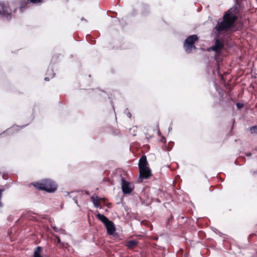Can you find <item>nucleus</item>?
Returning <instances> with one entry per match:
<instances>
[{"instance_id": "ddd939ff", "label": "nucleus", "mask_w": 257, "mask_h": 257, "mask_svg": "<svg viewBox=\"0 0 257 257\" xmlns=\"http://www.w3.org/2000/svg\"><path fill=\"white\" fill-rule=\"evenodd\" d=\"M42 250V247L41 246H38L34 253V257H43L41 255V251Z\"/></svg>"}, {"instance_id": "f8f14e48", "label": "nucleus", "mask_w": 257, "mask_h": 257, "mask_svg": "<svg viewBox=\"0 0 257 257\" xmlns=\"http://www.w3.org/2000/svg\"><path fill=\"white\" fill-rule=\"evenodd\" d=\"M139 244V241L136 240H130L125 242V246L130 249H133Z\"/></svg>"}, {"instance_id": "4468645a", "label": "nucleus", "mask_w": 257, "mask_h": 257, "mask_svg": "<svg viewBox=\"0 0 257 257\" xmlns=\"http://www.w3.org/2000/svg\"><path fill=\"white\" fill-rule=\"evenodd\" d=\"M249 131L252 134L257 135V125L251 126L249 128Z\"/></svg>"}, {"instance_id": "7ed1b4c3", "label": "nucleus", "mask_w": 257, "mask_h": 257, "mask_svg": "<svg viewBox=\"0 0 257 257\" xmlns=\"http://www.w3.org/2000/svg\"><path fill=\"white\" fill-rule=\"evenodd\" d=\"M32 184L36 188L48 192H53L57 188L56 183L50 179H45L41 182L33 183Z\"/></svg>"}, {"instance_id": "dca6fc26", "label": "nucleus", "mask_w": 257, "mask_h": 257, "mask_svg": "<svg viewBox=\"0 0 257 257\" xmlns=\"http://www.w3.org/2000/svg\"><path fill=\"white\" fill-rule=\"evenodd\" d=\"M236 105L238 109H240L243 107V104L239 102L237 103Z\"/></svg>"}, {"instance_id": "2eb2a0df", "label": "nucleus", "mask_w": 257, "mask_h": 257, "mask_svg": "<svg viewBox=\"0 0 257 257\" xmlns=\"http://www.w3.org/2000/svg\"><path fill=\"white\" fill-rule=\"evenodd\" d=\"M32 4H39L43 2L44 0H29Z\"/></svg>"}, {"instance_id": "0eeeda50", "label": "nucleus", "mask_w": 257, "mask_h": 257, "mask_svg": "<svg viewBox=\"0 0 257 257\" xmlns=\"http://www.w3.org/2000/svg\"><path fill=\"white\" fill-rule=\"evenodd\" d=\"M139 179L142 180L149 179L152 175L151 170L149 167L139 169Z\"/></svg>"}, {"instance_id": "423d86ee", "label": "nucleus", "mask_w": 257, "mask_h": 257, "mask_svg": "<svg viewBox=\"0 0 257 257\" xmlns=\"http://www.w3.org/2000/svg\"><path fill=\"white\" fill-rule=\"evenodd\" d=\"M121 186L122 192L124 194H130L134 188V185L125 180L123 177L121 178Z\"/></svg>"}, {"instance_id": "9d476101", "label": "nucleus", "mask_w": 257, "mask_h": 257, "mask_svg": "<svg viewBox=\"0 0 257 257\" xmlns=\"http://www.w3.org/2000/svg\"><path fill=\"white\" fill-rule=\"evenodd\" d=\"M149 164L147 161V157L145 155L142 156L139 160V169L148 167Z\"/></svg>"}, {"instance_id": "4be33fe9", "label": "nucleus", "mask_w": 257, "mask_h": 257, "mask_svg": "<svg viewBox=\"0 0 257 257\" xmlns=\"http://www.w3.org/2000/svg\"><path fill=\"white\" fill-rule=\"evenodd\" d=\"M239 0H237V1H238Z\"/></svg>"}, {"instance_id": "20e7f679", "label": "nucleus", "mask_w": 257, "mask_h": 257, "mask_svg": "<svg viewBox=\"0 0 257 257\" xmlns=\"http://www.w3.org/2000/svg\"><path fill=\"white\" fill-rule=\"evenodd\" d=\"M198 40V37L196 35H192L188 36L185 40L183 44V48L187 53H191L193 50L196 49L195 43Z\"/></svg>"}, {"instance_id": "39448f33", "label": "nucleus", "mask_w": 257, "mask_h": 257, "mask_svg": "<svg viewBox=\"0 0 257 257\" xmlns=\"http://www.w3.org/2000/svg\"><path fill=\"white\" fill-rule=\"evenodd\" d=\"M97 219L100 220L105 225L107 229V233L109 235H112L115 231L114 223L109 220L105 216L100 213L96 215Z\"/></svg>"}, {"instance_id": "f257e3e1", "label": "nucleus", "mask_w": 257, "mask_h": 257, "mask_svg": "<svg viewBox=\"0 0 257 257\" xmlns=\"http://www.w3.org/2000/svg\"><path fill=\"white\" fill-rule=\"evenodd\" d=\"M235 11L236 9L231 8L226 12L222 17V21L221 22H218L214 28V30L220 33L233 28L237 19Z\"/></svg>"}, {"instance_id": "412c9836", "label": "nucleus", "mask_w": 257, "mask_h": 257, "mask_svg": "<svg viewBox=\"0 0 257 257\" xmlns=\"http://www.w3.org/2000/svg\"><path fill=\"white\" fill-rule=\"evenodd\" d=\"M45 80L46 81H49V77H45Z\"/></svg>"}, {"instance_id": "6ab92c4d", "label": "nucleus", "mask_w": 257, "mask_h": 257, "mask_svg": "<svg viewBox=\"0 0 257 257\" xmlns=\"http://www.w3.org/2000/svg\"><path fill=\"white\" fill-rule=\"evenodd\" d=\"M53 229L55 232H58L59 231V229L56 226H53Z\"/></svg>"}, {"instance_id": "f3484780", "label": "nucleus", "mask_w": 257, "mask_h": 257, "mask_svg": "<svg viewBox=\"0 0 257 257\" xmlns=\"http://www.w3.org/2000/svg\"><path fill=\"white\" fill-rule=\"evenodd\" d=\"M3 190L2 189H0V207H2L3 204H2V202L1 201V199L2 198V192H3Z\"/></svg>"}, {"instance_id": "f03ea898", "label": "nucleus", "mask_w": 257, "mask_h": 257, "mask_svg": "<svg viewBox=\"0 0 257 257\" xmlns=\"http://www.w3.org/2000/svg\"><path fill=\"white\" fill-rule=\"evenodd\" d=\"M17 9L16 1L0 2V18H5L9 21L11 20L12 14L16 13Z\"/></svg>"}, {"instance_id": "aec40b11", "label": "nucleus", "mask_w": 257, "mask_h": 257, "mask_svg": "<svg viewBox=\"0 0 257 257\" xmlns=\"http://www.w3.org/2000/svg\"><path fill=\"white\" fill-rule=\"evenodd\" d=\"M245 155L247 156V157H250L251 156V153H246L245 154Z\"/></svg>"}, {"instance_id": "1a4fd4ad", "label": "nucleus", "mask_w": 257, "mask_h": 257, "mask_svg": "<svg viewBox=\"0 0 257 257\" xmlns=\"http://www.w3.org/2000/svg\"><path fill=\"white\" fill-rule=\"evenodd\" d=\"M90 199L95 207L101 208L100 201L104 200V199L99 198L96 194L93 195Z\"/></svg>"}, {"instance_id": "6e6552de", "label": "nucleus", "mask_w": 257, "mask_h": 257, "mask_svg": "<svg viewBox=\"0 0 257 257\" xmlns=\"http://www.w3.org/2000/svg\"><path fill=\"white\" fill-rule=\"evenodd\" d=\"M224 44L221 41L218 39H215V45L212 46L210 49L215 52L218 53L223 48Z\"/></svg>"}, {"instance_id": "9b49d317", "label": "nucleus", "mask_w": 257, "mask_h": 257, "mask_svg": "<svg viewBox=\"0 0 257 257\" xmlns=\"http://www.w3.org/2000/svg\"><path fill=\"white\" fill-rule=\"evenodd\" d=\"M32 4V3L29 2V0H21L20 2L19 9L21 12H23L25 10L29 8V5Z\"/></svg>"}, {"instance_id": "a211bd4d", "label": "nucleus", "mask_w": 257, "mask_h": 257, "mask_svg": "<svg viewBox=\"0 0 257 257\" xmlns=\"http://www.w3.org/2000/svg\"><path fill=\"white\" fill-rule=\"evenodd\" d=\"M56 237L57 238L58 243L59 244H60V245H62L63 244V243L61 242L60 238L59 236H56Z\"/></svg>"}]
</instances>
